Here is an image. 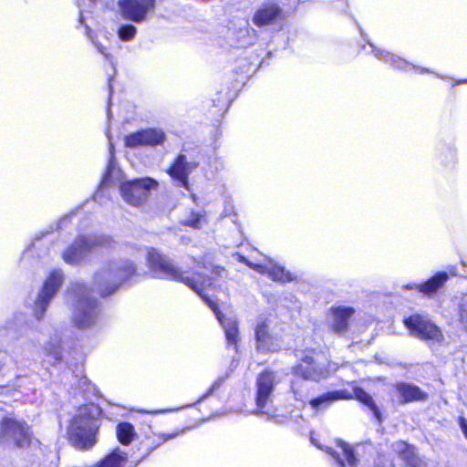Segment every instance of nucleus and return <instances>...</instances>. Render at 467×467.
I'll return each instance as SVG.
<instances>
[{
    "instance_id": "f03ea898",
    "label": "nucleus",
    "mask_w": 467,
    "mask_h": 467,
    "mask_svg": "<svg viewBox=\"0 0 467 467\" xmlns=\"http://www.w3.org/2000/svg\"><path fill=\"white\" fill-rule=\"evenodd\" d=\"M99 414V407L93 403L86 404L78 410L67 432L72 446L79 450H88L96 443Z\"/></svg>"
},
{
    "instance_id": "a878e982",
    "label": "nucleus",
    "mask_w": 467,
    "mask_h": 467,
    "mask_svg": "<svg viewBox=\"0 0 467 467\" xmlns=\"http://www.w3.org/2000/svg\"><path fill=\"white\" fill-rule=\"evenodd\" d=\"M118 441L123 445H129L136 433L134 427L129 422H120L116 428Z\"/></svg>"
},
{
    "instance_id": "412c9836",
    "label": "nucleus",
    "mask_w": 467,
    "mask_h": 467,
    "mask_svg": "<svg viewBox=\"0 0 467 467\" xmlns=\"http://www.w3.org/2000/svg\"><path fill=\"white\" fill-rule=\"evenodd\" d=\"M338 447L341 451L344 459L347 462V464L344 463L339 452L335 451L330 447H326V449L324 450L335 459L337 467H357V459L353 453L351 447L348 444L344 443L342 441L338 442Z\"/></svg>"
},
{
    "instance_id": "c85d7f7f",
    "label": "nucleus",
    "mask_w": 467,
    "mask_h": 467,
    "mask_svg": "<svg viewBox=\"0 0 467 467\" xmlns=\"http://www.w3.org/2000/svg\"><path fill=\"white\" fill-rule=\"evenodd\" d=\"M117 34L121 41H131L137 34V28L133 25H121L119 27Z\"/></svg>"
},
{
    "instance_id": "7c9ffc66",
    "label": "nucleus",
    "mask_w": 467,
    "mask_h": 467,
    "mask_svg": "<svg viewBox=\"0 0 467 467\" xmlns=\"http://www.w3.org/2000/svg\"><path fill=\"white\" fill-rule=\"evenodd\" d=\"M458 321L463 330L467 332V295L462 298L459 305Z\"/></svg>"
},
{
    "instance_id": "a211bd4d",
    "label": "nucleus",
    "mask_w": 467,
    "mask_h": 467,
    "mask_svg": "<svg viewBox=\"0 0 467 467\" xmlns=\"http://www.w3.org/2000/svg\"><path fill=\"white\" fill-rule=\"evenodd\" d=\"M354 313L355 309L351 306H339L331 307L327 313V325L330 330L337 335L347 333L349 319Z\"/></svg>"
},
{
    "instance_id": "9b49d317",
    "label": "nucleus",
    "mask_w": 467,
    "mask_h": 467,
    "mask_svg": "<svg viewBox=\"0 0 467 467\" xmlns=\"http://www.w3.org/2000/svg\"><path fill=\"white\" fill-rule=\"evenodd\" d=\"M278 374L272 370H265L256 379V408L260 413H269L272 395L275 387L280 382Z\"/></svg>"
},
{
    "instance_id": "4be33fe9",
    "label": "nucleus",
    "mask_w": 467,
    "mask_h": 467,
    "mask_svg": "<svg viewBox=\"0 0 467 467\" xmlns=\"http://www.w3.org/2000/svg\"><path fill=\"white\" fill-rule=\"evenodd\" d=\"M448 274L445 272H438L426 282L419 284L417 290L428 296L436 294L448 281Z\"/></svg>"
},
{
    "instance_id": "6e6552de",
    "label": "nucleus",
    "mask_w": 467,
    "mask_h": 467,
    "mask_svg": "<svg viewBox=\"0 0 467 467\" xmlns=\"http://www.w3.org/2000/svg\"><path fill=\"white\" fill-rule=\"evenodd\" d=\"M31 441L29 428L13 417H5L0 422V445L23 448Z\"/></svg>"
},
{
    "instance_id": "1a4fd4ad",
    "label": "nucleus",
    "mask_w": 467,
    "mask_h": 467,
    "mask_svg": "<svg viewBox=\"0 0 467 467\" xmlns=\"http://www.w3.org/2000/svg\"><path fill=\"white\" fill-rule=\"evenodd\" d=\"M411 336L426 341L440 343L443 340L441 329L427 316L414 314L404 319Z\"/></svg>"
},
{
    "instance_id": "b1692460",
    "label": "nucleus",
    "mask_w": 467,
    "mask_h": 467,
    "mask_svg": "<svg viewBox=\"0 0 467 467\" xmlns=\"http://www.w3.org/2000/svg\"><path fill=\"white\" fill-rule=\"evenodd\" d=\"M373 47V52L375 54V57L378 59L384 60L387 63H389L394 67L406 69L407 67H410L411 68H415V67L411 64H409L406 60H404L401 57H399L395 56L394 54H390L388 51L381 50L379 48L374 47L372 45H370Z\"/></svg>"
},
{
    "instance_id": "20e7f679",
    "label": "nucleus",
    "mask_w": 467,
    "mask_h": 467,
    "mask_svg": "<svg viewBox=\"0 0 467 467\" xmlns=\"http://www.w3.org/2000/svg\"><path fill=\"white\" fill-rule=\"evenodd\" d=\"M68 293L73 297L71 321L79 329L94 327L99 317L100 307L96 299L89 296L88 287L81 283L71 284Z\"/></svg>"
},
{
    "instance_id": "dca6fc26",
    "label": "nucleus",
    "mask_w": 467,
    "mask_h": 467,
    "mask_svg": "<svg viewBox=\"0 0 467 467\" xmlns=\"http://www.w3.org/2000/svg\"><path fill=\"white\" fill-rule=\"evenodd\" d=\"M166 135L161 129L150 128L127 135L124 139L126 147L158 146L164 142Z\"/></svg>"
},
{
    "instance_id": "2eb2a0df",
    "label": "nucleus",
    "mask_w": 467,
    "mask_h": 467,
    "mask_svg": "<svg viewBox=\"0 0 467 467\" xmlns=\"http://www.w3.org/2000/svg\"><path fill=\"white\" fill-rule=\"evenodd\" d=\"M202 296L208 306L214 312L218 321L223 328L225 338L227 341L228 347L234 346V349L237 348V344L240 340L238 321L234 316H225L218 310L216 303L208 297L204 292L200 296Z\"/></svg>"
},
{
    "instance_id": "79ce46f5",
    "label": "nucleus",
    "mask_w": 467,
    "mask_h": 467,
    "mask_svg": "<svg viewBox=\"0 0 467 467\" xmlns=\"http://www.w3.org/2000/svg\"><path fill=\"white\" fill-rule=\"evenodd\" d=\"M92 4H95L97 0H89Z\"/></svg>"
},
{
    "instance_id": "c756f323",
    "label": "nucleus",
    "mask_w": 467,
    "mask_h": 467,
    "mask_svg": "<svg viewBox=\"0 0 467 467\" xmlns=\"http://www.w3.org/2000/svg\"><path fill=\"white\" fill-rule=\"evenodd\" d=\"M203 222H205V214L203 212H192L190 215L184 219L183 223L193 228H200Z\"/></svg>"
},
{
    "instance_id": "ea45409f",
    "label": "nucleus",
    "mask_w": 467,
    "mask_h": 467,
    "mask_svg": "<svg viewBox=\"0 0 467 467\" xmlns=\"http://www.w3.org/2000/svg\"><path fill=\"white\" fill-rule=\"evenodd\" d=\"M418 69H419L420 73L429 72V70L426 68H418Z\"/></svg>"
},
{
    "instance_id": "5701e85b",
    "label": "nucleus",
    "mask_w": 467,
    "mask_h": 467,
    "mask_svg": "<svg viewBox=\"0 0 467 467\" xmlns=\"http://www.w3.org/2000/svg\"><path fill=\"white\" fill-rule=\"evenodd\" d=\"M397 389L402 398L403 402H411L417 400H424L427 399V394L423 392L419 387L411 384H399Z\"/></svg>"
},
{
    "instance_id": "2f4dec72",
    "label": "nucleus",
    "mask_w": 467,
    "mask_h": 467,
    "mask_svg": "<svg viewBox=\"0 0 467 467\" xmlns=\"http://www.w3.org/2000/svg\"><path fill=\"white\" fill-rule=\"evenodd\" d=\"M86 27V35L91 39L93 45L96 47L97 50L106 58L108 59L111 64L113 63V57L111 54H109L105 47H103L100 43L96 42L90 36L91 29L85 26Z\"/></svg>"
},
{
    "instance_id": "e433bc0d",
    "label": "nucleus",
    "mask_w": 467,
    "mask_h": 467,
    "mask_svg": "<svg viewBox=\"0 0 467 467\" xmlns=\"http://www.w3.org/2000/svg\"><path fill=\"white\" fill-rule=\"evenodd\" d=\"M53 356H54L55 360H59V359L62 358V356H61V354H60V352L58 350H56L53 353Z\"/></svg>"
},
{
    "instance_id": "39448f33",
    "label": "nucleus",
    "mask_w": 467,
    "mask_h": 467,
    "mask_svg": "<svg viewBox=\"0 0 467 467\" xmlns=\"http://www.w3.org/2000/svg\"><path fill=\"white\" fill-rule=\"evenodd\" d=\"M294 374L301 377L292 381L291 389L296 400L306 402L308 399V386L306 379L318 380L324 374L325 369L319 361V355L312 352L301 359L300 364L294 368Z\"/></svg>"
},
{
    "instance_id": "cd10ccee",
    "label": "nucleus",
    "mask_w": 467,
    "mask_h": 467,
    "mask_svg": "<svg viewBox=\"0 0 467 467\" xmlns=\"http://www.w3.org/2000/svg\"><path fill=\"white\" fill-rule=\"evenodd\" d=\"M109 152H110V158L109 160V163L107 166V171L103 177L102 182L104 184L111 182V181L114 179L115 174H118L119 172V169L115 165V158H114V147L110 143L109 145Z\"/></svg>"
},
{
    "instance_id": "c9c22d12",
    "label": "nucleus",
    "mask_w": 467,
    "mask_h": 467,
    "mask_svg": "<svg viewBox=\"0 0 467 467\" xmlns=\"http://www.w3.org/2000/svg\"><path fill=\"white\" fill-rule=\"evenodd\" d=\"M419 285V284H415V283H412V284H408L405 285V288L406 289H417V286Z\"/></svg>"
},
{
    "instance_id": "bb28decb",
    "label": "nucleus",
    "mask_w": 467,
    "mask_h": 467,
    "mask_svg": "<svg viewBox=\"0 0 467 467\" xmlns=\"http://www.w3.org/2000/svg\"><path fill=\"white\" fill-rule=\"evenodd\" d=\"M392 447L394 451L403 457L408 462L411 463V459L415 454L414 447L401 441L395 442Z\"/></svg>"
},
{
    "instance_id": "f704fd0d",
    "label": "nucleus",
    "mask_w": 467,
    "mask_h": 467,
    "mask_svg": "<svg viewBox=\"0 0 467 467\" xmlns=\"http://www.w3.org/2000/svg\"><path fill=\"white\" fill-rule=\"evenodd\" d=\"M223 268L215 267L211 270L212 275H220L221 272L223 271Z\"/></svg>"
},
{
    "instance_id": "423d86ee",
    "label": "nucleus",
    "mask_w": 467,
    "mask_h": 467,
    "mask_svg": "<svg viewBox=\"0 0 467 467\" xmlns=\"http://www.w3.org/2000/svg\"><path fill=\"white\" fill-rule=\"evenodd\" d=\"M111 243V237L105 234L79 235L63 253V259L67 264L78 265L93 250L109 246Z\"/></svg>"
},
{
    "instance_id": "a19ab883",
    "label": "nucleus",
    "mask_w": 467,
    "mask_h": 467,
    "mask_svg": "<svg viewBox=\"0 0 467 467\" xmlns=\"http://www.w3.org/2000/svg\"><path fill=\"white\" fill-rule=\"evenodd\" d=\"M79 22H80V23H83V16H82V13H80Z\"/></svg>"
},
{
    "instance_id": "f8f14e48",
    "label": "nucleus",
    "mask_w": 467,
    "mask_h": 467,
    "mask_svg": "<svg viewBox=\"0 0 467 467\" xmlns=\"http://www.w3.org/2000/svg\"><path fill=\"white\" fill-rule=\"evenodd\" d=\"M118 6L124 19L140 24L145 22L148 15L153 12L156 0H119Z\"/></svg>"
},
{
    "instance_id": "7ed1b4c3",
    "label": "nucleus",
    "mask_w": 467,
    "mask_h": 467,
    "mask_svg": "<svg viewBox=\"0 0 467 467\" xmlns=\"http://www.w3.org/2000/svg\"><path fill=\"white\" fill-rule=\"evenodd\" d=\"M136 271V265L128 259L111 261L95 274L94 289L101 296H109L133 276Z\"/></svg>"
},
{
    "instance_id": "f257e3e1",
    "label": "nucleus",
    "mask_w": 467,
    "mask_h": 467,
    "mask_svg": "<svg viewBox=\"0 0 467 467\" xmlns=\"http://www.w3.org/2000/svg\"><path fill=\"white\" fill-rule=\"evenodd\" d=\"M147 263L151 275L157 278H165L176 282H182L201 296L207 287L212 285V277L207 275L210 271L203 265V272H195L192 276L178 268L166 255L161 254L154 248H149L147 253Z\"/></svg>"
},
{
    "instance_id": "0eeeda50",
    "label": "nucleus",
    "mask_w": 467,
    "mask_h": 467,
    "mask_svg": "<svg viewBox=\"0 0 467 467\" xmlns=\"http://www.w3.org/2000/svg\"><path fill=\"white\" fill-rule=\"evenodd\" d=\"M353 398L366 405L373 412L375 418L378 420H380V411L375 404L372 397L358 387L353 388L351 392L347 389L327 392L316 399H312L309 403L312 409L318 410L328 406L335 400H350Z\"/></svg>"
},
{
    "instance_id": "72a5a7b5",
    "label": "nucleus",
    "mask_w": 467,
    "mask_h": 467,
    "mask_svg": "<svg viewBox=\"0 0 467 467\" xmlns=\"http://www.w3.org/2000/svg\"><path fill=\"white\" fill-rule=\"evenodd\" d=\"M459 423L464 436L467 439V420L464 418H460Z\"/></svg>"
},
{
    "instance_id": "ddd939ff",
    "label": "nucleus",
    "mask_w": 467,
    "mask_h": 467,
    "mask_svg": "<svg viewBox=\"0 0 467 467\" xmlns=\"http://www.w3.org/2000/svg\"><path fill=\"white\" fill-rule=\"evenodd\" d=\"M62 282L63 275L61 271L56 270L50 273L35 302L34 313L36 319L43 318L50 301L60 288Z\"/></svg>"
},
{
    "instance_id": "f3484780",
    "label": "nucleus",
    "mask_w": 467,
    "mask_h": 467,
    "mask_svg": "<svg viewBox=\"0 0 467 467\" xmlns=\"http://www.w3.org/2000/svg\"><path fill=\"white\" fill-rule=\"evenodd\" d=\"M199 162L188 161L184 154H180L168 170L169 175L177 182L178 186L190 191L189 175L198 167Z\"/></svg>"
},
{
    "instance_id": "9d476101",
    "label": "nucleus",
    "mask_w": 467,
    "mask_h": 467,
    "mask_svg": "<svg viewBox=\"0 0 467 467\" xmlns=\"http://www.w3.org/2000/svg\"><path fill=\"white\" fill-rule=\"evenodd\" d=\"M157 182L151 178H141L124 182L120 184V193L123 200L132 205L140 206L148 198L150 190L157 187Z\"/></svg>"
},
{
    "instance_id": "393cba45",
    "label": "nucleus",
    "mask_w": 467,
    "mask_h": 467,
    "mask_svg": "<svg viewBox=\"0 0 467 467\" xmlns=\"http://www.w3.org/2000/svg\"><path fill=\"white\" fill-rule=\"evenodd\" d=\"M127 454L119 449L114 450L106 456L98 465V467H124L127 462Z\"/></svg>"
},
{
    "instance_id": "4468645a",
    "label": "nucleus",
    "mask_w": 467,
    "mask_h": 467,
    "mask_svg": "<svg viewBox=\"0 0 467 467\" xmlns=\"http://www.w3.org/2000/svg\"><path fill=\"white\" fill-rule=\"evenodd\" d=\"M239 261L247 265L250 268L255 270L260 274H266L274 281L288 282L293 279L291 273L286 271L284 267L275 264L271 259L264 256L261 260L253 262L246 259L243 255H239Z\"/></svg>"
},
{
    "instance_id": "58836bf2",
    "label": "nucleus",
    "mask_w": 467,
    "mask_h": 467,
    "mask_svg": "<svg viewBox=\"0 0 467 467\" xmlns=\"http://www.w3.org/2000/svg\"><path fill=\"white\" fill-rule=\"evenodd\" d=\"M311 441L313 444H315L317 448L323 449L318 443L316 442V440L314 437H311Z\"/></svg>"
},
{
    "instance_id": "6ab92c4d",
    "label": "nucleus",
    "mask_w": 467,
    "mask_h": 467,
    "mask_svg": "<svg viewBox=\"0 0 467 467\" xmlns=\"http://www.w3.org/2000/svg\"><path fill=\"white\" fill-rule=\"evenodd\" d=\"M256 349L261 352H275L281 349L282 340L269 333L265 321H259L255 327Z\"/></svg>"
},
{
    "instance_id": "aec40b11",
    "label": "nucleus",
    "mask_w": 467,
    "mask_h": 467,
    "mask_svg": "<svg viewBox=\"0 0 467 467\" xmlns=\"http://www.w3.org/2000/svg\"><path fill=\"white\" fill-rule=\"evenodd\" d=\"M282 10L276 4L260 6L254 14L252 21L258 27L274 25L281 16Z\"/></svg>"
},
{
    "instance_id": "473e14b6",
    "label": "nucleus",
    "mask_w": 467,
    "mask_h": 467,
    "mask_svg": "<svg viewBox=\"0 0 467 467\" xmlns=\"http://www.w3.org/2000/svg\"><path fill=\"white\" fill-rule=\"evenodd\" d=\"M226 378H227V376L219 377L218 379H216L213 381V383L212 384V386L210 387V389L197 400L196 403H200L202 400H206L211 395H213V393L214 391H216L223 385V383L224 382Z\"/></svg>"
},
{
    "instance_id": "4c0bfd02",
    "label": "nucleus",
    "mask_w": 467,
    "mask_h": 467,
    "mask_svg": "<svg viewBox=\"0 0 467 467\" xmlns=\"http://www.w3.org/2000/svg\"><path fill=\"white\" fill-rule=\"evenodd\" d=\"M161 437V440L164 441H167V440H170V439L175 437V435L174 434H172V435L162 434Z\"/></svg>"
}]
</instances>
